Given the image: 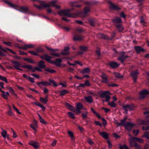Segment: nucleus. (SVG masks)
I'll return each instance as SVG.
<instances>
[{"instance_id":"1","label":"nucleus","mask_w":149,"mask_h":149,"mask_svg":"<svg viewBox=\"0 0 149 149\" xmlns=\"http://www.w3.org/2000/svg\"><path fill=\"white\" fill-rule=\"evenodd\" d=\"M40 57L41 59H44L48 62L54 64L58 67H60L61 66L62 60L60 58L56 59L55 61H51V59L53 57L46 54H44L40 56Z\"/></svg>"},{"instance_id":"2","label":"nucleus","mask_w":149,"mask_h":149,"mask_svg":"<svg viewBox=\"0 0 149 149\" xmlns=\"http://www.w3.org/2000/svg\"><path fill=\"white\" fill-rule=\"evenodd\" d=\"M39 2L41 6H36L34 5V6H36L37 8H40L41 6L43 8H48L51 7V6H54L57 9H59L61 8L59 6L55 5L54 2L53 1L47 3H46L45 1H39Z\"/></svg>"},{"instance_id":"3","label":"nucleus","mask_w":149,"mask_h":149,"mask_svg":"<svg viewBox=\"0 0 149 149\" xmlns=\"http://www.w3.org/2000/svg\"><path fill=\"white\" fill-rule=\"evenodd\" d=\"M69 10H62L58 11L57 12L60 16L64 15L69 17L73 18H75L78 16V14L77 13H70Z\"/></svg>"},{"instance_id":"4","label":"nucleus","mask_w":149,"mask_h":149,"mask_svg":"<svg viewBox=\"0 0 149 149\" xmlns=\"http://www.w3.org/2000/svg\"><path fill=\"white\" fill-rule=\"evenodd\" d=\"M122 106L126 114H127L128 110L133 111L136 108V106L132 103L122 105Z\"/></svg>"},{"instance_id":"5","label":"nucleus","mask_w":149,"mask_h":149,"mask_svg":"<svg viewBox=\"0 0 149 149\" xmlns=\"http://www.w3.org/2000/svg\"><path fill=\"white\" fill-rule=\"evenodd\" d=\"M135 137H132V138L129 139V144L131 147H135L137 149H141V147L140 145L138 144L136 142Z\"/></svg>"},{"instance_id":"6","label":"nucleus","mask_w":149,"mask_h":149,"mask_svg":"<svg viewBox=\"0 0 149 149\" xmlns=\"http://www.w3.org/2000/svg\"><path fill=\"white\" fill-rule=\"evenodd\" d=\"M21 67L31 70L33 72H34L36 70L40 72L42 71V70L39 67H36L34 68H33L32 66L29 65H22Z\"/></svg>"},{"instance_id":"7","label":"nucleus","mask_w":149,"mask_h":149,"mask_svg":"<svg viewBox=\"0 0 149 149\" xmlns=\"http://www.w3.org/2000/svg\"><path fill=\"white\" fill-rule=\"evenodd\" d=\"M110 92L109 91H104L100 94V97L101 98H105V101L108 102L110 98Z\"/></svg>"},{"instance_id":"8","label":"nucleus","mask_w":149,"mask_h":149,"mask_svg":"<svg viewBox=\"0 0 149 149\" xmlns=\"http://www.w3.org/2000/svg\"><path fill=\"white\" fill-rule=\"evenodd\" d=\"M125 52H124L120 53L119 57L117 58V59L123 63L124 62V60L129 56L125 55Z\"/></svg>"},{"instance_id":"9","label":"nucleus","mask_w":149,"mask_h":149,"mask_svg":"<svg viewBox=\"0 0 149 149\" xmlns=\"http://www.w3.org/2000/svg\"><path fill=\"white\" fill-rule=\"evenodd\" d=\"M91 110L93 113L95 114L96 116L99 118H101L103 122L102 123L104 126H105L107 124V123L106 120L104 118H101L100 114L97 113L92 108H91Z\"/></svg>"},{"instance_id":"10","label":"nucleus","mask_w":149,"mask_h":149,"mask_svg":"<svg viewBox=\"0 0 149 149\" xmlns=\"http://www.w3.org/2000/svg\"><path fill=\"white\" fill-rule=\"evenodd\" d=\"M139 98L140 99H143L145 97V95L149 94V92L147 90H144L140 92Z\"/></svg>"},{"instance_id":"11","label":"nucleus","mask_w":149,"mask_h":149,"mask_svg":"<svg viewBox=\"0 0 149 149\" xmlns=\"http://www.w3.org/2000/svg\"><path fill=\"white\" fill-rule=\"evenodd\" d=\"M36 84L40 87H41L42 86H47L52 85L50 83L48 82L43 81H42L40 82H37L36 83Z\"/></svg>"},{"instance_id":"12","label":"nucleus","mask_w":149,"mask_h":149,"mask_svg":"<svg viewBox=\"0 0 149 149\" xmlns=\"http://www.w3.org/2000/svg\"><path fill=\"white\" fill-rule=\"evenodd\" d=\"M108 3L109 8L112 9H120L121 8L118 5L113 3L110 1H108Z\"/></svg>"},{"instance_id":"13","label":"nucleus","mask_w":149,"mask_h":149,"mask_svg":"<svg viewBox=\"0 0 149 149\" xmlns=\"http://www.w3.org/2000/svg\"><path fill=\"white\" fill-rule=\"evenodd\" d=\"M135 124L130 122L127 123L125 125V129L128 131H131Z\"/></svg>"},{"instance_id":"14","label":"nucleus","mask_w":149,"mask_h":149,"mask_svg":"<svg viewBox=\"0 0 149 149\" xmlns=\"http://www.w3.org/2000/svg\"><path fill=\"white\" fill-rule=\"evenodd\" d=\"M134 49L137 54L140 53L141 52H145L144 49L141 46H136L134 47Z\"/></svg>"},{"instance_id":"15","label":"nucleus","mask_w":149,"mask_h":149,"mask_svg":"<svg viewBox=\"0 0 149 149\" xmlns=\"http://www.w3.org/2000/svg\"><path fill=\"white\" fill-rule=\"evenodd\" d=\"M83 108V105L80 103H78L77 104V106L76 108V113L78 114L80 113L81 111L80 110L82 109Z\"/></svg>"},{"instance_id":"16","label":"nucleus","mask_w":149,"mask_h":149,"mask_svg":"<svg viewBox=\"0 0 149 149\" xmlns=\"http://www.w3.org/2000/svg\"><path fill=\"white\" fill-rule=\"evenodd\" d=\"M139 74V72L138 70H136L135 71L132 72L131 73V75L132 77L134 79V82H136L137 79V75Z\"/></svg>"},{"instance_id":"17","label":"nucleus","mask_w":149,"mask_h":149,"mask_svg":"<svg viewBox=\"0 0 149 149\" xmlns=\"http://www.w3.org/2000/svg\"><path fill=\"white\" fill-rule=\"evenodd\" d=\"M84 37L79 35L75 34L73 37V40L74 41H80L82 40Z\"/></svg>"},{"instance_id":"18","label":"nucleus","mask_w":149,"mask_h":149,"mask_svg":"<svg viewBox=\"0 0 149 149\" xmlns=\"http://www.w3.org/2000/svg\"><path fill=\"white\" fill-rule=\"evenodd\" d=\"M109 65L112 68H115L118 67L119 64L117 62L111 61L109 62Z\"/></svg>"},{"instance_id":"19","label":"nucleus","mask_w":149,"mask_h":149,"mask_svg":"<svg viewBox=\"0 0 149 149\" xmlns=\"http://www.w3.org/2000/svg\"><path fill=\"white\" fill-rule=\"evenodd\" d=\"M11 62L13 65L14 68L16 69H19V68H20L21 65L19 62L15 61H12Z\"/></svg>"},{"instance_id":"20","label":"nucleus","mask_w":149,"mask_h":149,"mask_svg":"<svg viewBox=\"0 0 149 149\" xmlns=\"http://www.w3.org/2000/svg\"><path fill=\"white\" fill-rule=\"evenodd\" d=\"M34 47V45L31 44H28L24 45L23 46L21 47L20 48L24 50H27L28 49Z\"/></svg>"},{"instance_id":"21","label":"nucleus","mask_w":149,"mask_h":149,"mask_svg":"<svg viewBox=\"0 0 149 149\" xmlns=\"http://www.w3.org/2000/svg\"><path fill=\"white\" fill-rule=\"evenodd\" d=\"M99 37L100 38L107 40H109V37L107 35L101 33H99L98 34Z\"/></svg>"},{"instance_id":"22","label":"nucleus","mask_w":149,"mask_h":149,"mask_svg":"<svg viewBox=\"0 0 149 149\" xmlns=\"http://www.w3.org/2000/svg\"><path fill=\"white\" fill-rule=\"evenodd\" d=\"M29 144L35 148H37L39 147L38 143L34 141H30L29 142Z\"/></svg>"},{"instance_id":"23","label":"nucleus","mask_w":149,"mask_h":149,"mask_svg":"<svg viewBox=\"0 0 149 149\" xmlns=\"http://www.w3.org/2000/svg\"><path fill=\"white\" fill-rule=\"evenodd\" d=\"M112 21L115 23H122L121 19L119 17H115L112 19Z\"/></svg>"},{"instance_id":"24","label":"nucleus","mask_w":149,"mask_h":149,"mask_svg":"<svg viewBox=\"0 0 149 149\" xmlns=\"http://www.w3.org/2000/svg\"><path fill=\"white\" fill-rule=\"evenodd\" d=\"M100 135L102 136L103 138L107 139L108 138V134L105 132H99Z\"/></svg>"},{"instance_id":"25","label":"nucleus","mask_w":149,"mask_h":149,"mask_svg":"<svg viewBox=\"0 0 149 149\" xmlns=\"http://www.w3.org/2000/svg\"><path fill=\"white\" fill-rule=\"evenodd\" d=\"M4 2L7 3V4L9 6L13 8H18L19 7L18 6L15 4H13L8 1H5Z\"/></svg>"},{"instance_id":"26","label":"nucleus","mask_w":149,"mask_h":149,"mask_svg":"<svg viewBox=\"0 0 149 149\" xmlns=\"http://www.w3.org/2000/svg\"><path fill=\"white\" fill-rule=\"evenodd\" d=\"M65 105L67 107V108L70 110L74 112H75V109L74 107L70 105L68 103H65Z\"/></svg>"},{"instance_id":"27","label":"nucleus","mask_w":149,"mask_h":149,"mask_svg":"<svg viewBox=\"0 0 149 149\" xmlns=\"http://www.w3.org/2000/svg\"><path fill=\"white\" fill-rule=\"evenodd\" d=\"M30 126L31 127L36 131L35 127L37 126V122L36 120H33V122Z\"/></svg>"},{"instance_id":"28","label":"nucleus","mask_w":149,"mask_h":149,"mask_svg":"<svg viewBox=\"0 0 149 149\" xmlns=\"http://www.w3.org/2000/svg\"><path fill=\"white\" fill-rule=\"evenodd\" d=\"M45 63V62L43 61H40L38 62V66L40 68H44L46 67Z\"/></svg>"},{"instance_id":"29","label":"nucleus","mask_w":149,"mask_h":149,"mask_svg":"<svg viewBox=\"0 0 149 149\" xmlns=\"http://www.w3.org/2000/svg\"><path fill=\"white\" fill-rule=\"evenodd\" d=\"M137 123L139 125H148V122L147 120H144L140 119L138 120Z\"/></svg>"},{"instance_id":"30","label":"nucleus","mask_w":149,"mask_h":149,"mask_svg":"<svg viewBox=\"0 0 149 149\" xmlns=\"http://www.w3.org/2000/svg\"><path fill=\"white\" fill-rule=\"evenodd\" d=\"M91 71V70L89 68H86L83 69L81 70L80 72L82 73H89Z\"/></svg>"},{"instance_id":"31","label":"nucleus","mask_w":149,"mask_h":149,"mask_svg":"<svg viewBox=\"0 0 149 149\" xmlns=\"http://www.w3.org/2000/svg\"><path fill=\"white\" fill-rule=\"evenodd\" d=\"M86 101L88 102L91 103L93 102V99L92 96H88L85 97Z\"/></svg>"},{"instance_id":"32","label":"nucleus","mask_w":149,"mask_h":149,"mask_svg":"<svg viewBox=\"0 0 149 149\" xmlns=\"http://www.w3.org/2000/svg\"><path fill=\"white\" fill-rule=\"evenodd\" d=\"M69 93V91L67 90H64L60 91V95L61 96H64L67 94Z\"/></svg>"},{"instance_id":"33","label":"nucleus","mask_w":149,"mask_h":149,"mask_svg":"<svg viewBox=\"0 0 149 149\" xmlns=\"http://www.w3.org/2000/svg\"><path fill=\"white\" fill-rule=\"evenodd\" d=\"M115 26L119 32H121L124 30V27L120 24H116Z\"/></svg>"},{"instance_id":"34","label":"nucleus","mask_w":149,"mask_h":149,"mask_svg":"<svg viewBox=\"0 0 149 149\" xmlns=\"http://www.w3.org/2000/svg\"><path fill=\"white\" fill-rule=\"evenodd\" d=\"M88 112L87 111H85L84 113H81V116L82 117L83 120H85L86 119H88V117L87 114Z\"/></svg>"},{"instance_id":"35","label":"nucleus","mask_w":149,"mask_h":149,"mask_svg":"<svg viewBox=\"0 0 149 149\" xmlns=\"http://www.w3.org/2000/svg\"><path fill=\"white\" fill-rule=\"evenodd\" d=\"M32 104H36V105L41 107L43 110H45L46 108L42 104L40 103L39 102H32Z\"/></svg>"},{"instance_id":"36","label":"nucleus","mask_w":149,"mask_h":149,"mask_svg":"<svg viewBox=\"0 0 149 149\" xmlns=\"http://www.w3.org/2000/svg\"><path fill=\"white\" fill-rule=\"evenodd\" d=\"M90 10H84V11L82 13L81 15L82 17H86L87 15V13L89 12Z\"/></svg>"},{"instance_id":"37","label":"nucleus","mask_w":149,"mask_h":149,"mask_svg":"<svg viewBox=\"0 0 149 149\" xmlns=\"http://www.w3.org/2000/svg\"><path fill=\"white\" fill-rule=\"evenodd\" d=\"M108 105L112 107H115L116 106V104L115 103L114 101H113L111 102H108Z\"/></svg>"},{"instance_id":"38","label":"nucleus","mask_w":149,"mask_h":149,"mask_svg":"<svg viewBox=\"0 0 149 149\" xmlns=\"http://www.w3.org/2000/svg\"><path fill=\"white\" fill-rule=\"evenodd\" d=\"M2 131L1 132V135L3 138H5L7 136V131L3 129H2Z\"/></svg>"},{"instance_id":"39","label":"nucleus","mask_w":149,"mask_h":149,"mask_svg":"<svg viewBox=\"0 0 149 149\" xmlns=\"http://www.w3.org/2000/svg\"><path fill=\"white\" fill-rule=\"evenodd\" d=\"M88 22L91 26H95V20L93 19H90L88 20Z\"/></svg>"},{"instance_id":"40","label":"nucleus","mask_w":149,"mask_h":149,"mask_svg":"<svg viewBox=\"0 0 149 149\" xmlns=\"http://www.w3.org/2000/svg\"><path fill=\"white\" fill-rule=\"evenodd\" d=\"M38 115L39 116V119L40 122L42 123L45 124H46L47 123L45 121V120L42 118V117L40 116V115L39 114H38Z\"/></svg>"},{"instance_id":"41","label":"nucleus","mask_w":149,"mask_h":149,"mask_svg":"<svg viewBox=\"0 0 149 149\" xmlns=\"http://www.w3.org/2000/svg\"><path fill=\"white\" fill-rule=\"evenodd\" d=\"M40 101L42 103L45 104L48 101V99H46L42 97H40Z\"/></svg>"},{"instance_id":"42","label":"nucleus","mask_w":149,"mask_h":149,"mask_svg":"<svg viewBox=\"0 0 149 149\" xmlns=\"http://www.w3.org/2000/svg\"><path fill=\"white\" fill-rule=\"evenodd\" d=\"M49 81L50 82V83L51 84H52L55 87L58 86V84L56 82H55L54 80L51 79H49Z\"/></svg>"},{"instance_id":"43","label":"nucleus","mask_w":149,"mask_h":149,"mask_svg":"<svg viewBox=\"0 0 149 149\" xmlns=\"http://www.w3.org/2000/svg\"><path fill=\"white\" fill-rule=\"evenodd\" d=\"M23 59L26 61V62L31 63H34V62L33 60L31 58H23Z\"/></svg>"},{"instance_id":"44","label":"nucleus","mask_w":149,"mask_h":149,"mask_svg":"<svg viewBox=\"0 0 149 149\" xmlns=\"http://www.w3.org/2000/svg\"><path fill=\"white\" fill-rule=\"evenodd\" d=\"M9 111L8 112V114L10 116H14V113L12 112L11 109V107H10V106H9Z\"/></svg>"},{"instance_id":"45","label":"nucleus","mask_w":149,"mask_h":149,"mask_svg":"<svg viewBox=\"0 0 149 149\" xmlns=\"http://www.w3.org/2000/svg\"><path fill=\"white\" fill-rule=\"evenodd\" d=\"M68 115L71 118L73 119H74L75 118V117L74 116V114L73 113L69 112L68 113Z\"/></svg>"},{"instance_id":"46","label":"nucleus","mask_w":149,"mask_h":149,"mask_svg":"<svg viewBox=\"0 0 149 149\" xmlns=\"http://www.w3.org/2000/svg\"><path fill=\"white\" fill-rule=\"evenodd\" d=\"M114 74L115 75V76L117 78H123V75H121L118 73L114 72Z\"/></svg>"},{"instance_id":"47","label":"nucleus","mask_w":149,"mask_h":149,"mask_svg":"<svg viewBox=\"0 0 149 149\" xmlns=\"http://www.w3.org/2000/svg\"><path fill=\"white\" fill-rule=\"evenodd\" d=\"M127 119L126 118H125L124 119L121 120V123H120L121 126H125V122Z\"/></svg>"},{"instance_id":"48","label":"nucleus","mask_w":149,"mask_h":149,"mask_svg":"<svg viewBox=\"0 0 149 149\" xmlns=\"http://www.w3.org/2000/svg\"><path fill=\"white\" fill-rule=\"evenodd\" d=\"M134 138L136 139V140L139 143H143L144 142V141L143 139L137 137H135Z\"/></svg>"},{"instance_id":"49","label":"nucleus","mask_w":149,"mask_h":149,"mask_svg":"<svg viewBox=\"0 0 149 149\" xmlns=\"http://www.w3.org/2000/svg\"><path fill=\"white\" fill-rule=\"evenodd\" d=\"M0 79L5 82L6 83H8L7 79L5 77H3L0 75Z\"/></svg>"},{"instance_id":"50","label":"nucleus","mask_w":149,"mask_h":149,"mask_svg":"<svg viewBox=\"0 0 149 149\" xmlns=\"http://www.w3.org/2000/svg\"><path fill=\"white\" fill-rule=\"evenodd\" d=\"M45 70L46 71L49 72L50 73H54L56 72V71L54 70L51 69L49 68L45 69Z\"/></svg>"},{"instance_id":"51","label":"nucleus","mask_w":149,"mask_h":149,"mask_svg":"<svg viewBox=\"0 0 149 149\" xmlns=\"http://www.w3.org/2000/svg\"><path fill=\"white\" fill-rule=\"evenodd\" d=\"M80 49L83 51H86L87 50L88 47L85 46H81L80 47Z\"/></svg>"},{"instance_id":"52","label":"nucleus","mask_w":149,"mask_h":149,"mask_svg":"<svg viewBox=\"0 0 149 149\" xmlns=\"http://www.w3.org/2000/svg\"><path fill=\"white\" fill-rule=\"evenodd\" d=\"M119 149H129L128 147L125 144L123 146L120 145L119 146Z\"/></svg>"},{"instance_id":"53","label":"nucleus","mask_w":149,"mask_h":149,"mask_svg":"<svg viewBox=\"0 0 149 149\" xmlns=\"http://www.w3.org/2000/svg\"><path fill=\"white\" fill-rule=\"evenodd\" d=\"M102 74L101 75V77L102 78V79H106V78H108V76L104 73H102Z\"/></svg>"},{"instance_id":"54","label":"nucleus","mask_w":149,"mask_h":149,"mask_svg":"<svg viewBox=\"0 0 149 149\" xmlns=\"http://www.w3.org/2000/svg\"><path fill=\"white\" fill-rule=\"evenodd\" d=\"M140 22L143 25H144L146 23L144 21V19L143 16H141L140 18Z\"/></svg>"},{"instance_id":"55","label":"nucleus","mask_w":149,"mask_h":149,"mask_svg":"<svg viewBox=\"0 0 149 149\" xmlns=\"http://www.w3.org/2000/svg\"><path fill=\"white\" fill-rule=\"evenodd\" d=\"M70 53L69 51H66L63 50L61 52V54L62 55H68Z\"/></svg>"},{"instance_id":"56","label":"nucleus","mask_w":149,"mask_h":149,"mask_svg":"<svg viewBox=\"0 0 149 149\" xmlns=\"http://www.w3.org/2000/svg\"><path fill=\"white\" fill-rule=\"evenodd\" d=\"M139 132V130H133V133L134 134L135 136H137Z\"/></svg>"},{"instance_id":"57","label":"nucleus","mask_w":149,"mask_h":149,"mask_svg":"<svg viewBox=\"0 0 149 149\" xmlns=\"http://www.w3.org/2000/svg\"><path fill=\"white\" fill-rule=\"evenodd\" d=\"M28 52L32 55L36 56H38V54L37 53L34 51H28Z\"/></svg>"},{"instance_id":"58","label":"nucleus","mask_w":149,"mask_h":149,"mask_svg":"<svg viewBox=\"0 0 149 149\" xmlns=\"http://www.w3.org/2000/svg\"><path fill=\"white\" fill-rule=\"evenodd\" d=\"M120 16L121 17H123L124 18H125L126 17V15L124 14L123 11H122L120 14Z\"/></svg>"},{"instance_id":"59","label":"nucleus","mask_w":149,"mask_h":149,"mask_svg":"<svg viewBox=\"0 0 149 149\" xmlns=\"http://www.w3.org/2000/svg\"><path fill=\"white\" fill-rule=\"evenodd\" d=\"M107 86H110L112 87H117L118 86V85L116 84H107Z\"/></svg>"},{"instance_id":"60","label":"nucleus","mask_w":149,"mask_h":149,"mask_svg":"<svg viewBox=\"0 0 149 149\" xmlns=\"http://www.w3.org/2000/svg\"><path fill=\"white\" fill-rule=\"evenodd\" d=\"M50 54L52 55L55 56L56 57H59L60 56V54L58 53H55L54 52H51Z\"/></svg>"},{"instance_id":"61","label":"nucleus","mask_w":149,"mask_h":149,"mask_svg":"<svg viewBox=\"0 0 149 149\" xmlns=\"http://www.w3.org/2000/svg\"><path fill=\"white\" fill-rule=\"evenodd\" d=\"M94 123L97 125L99 126L100 127H102V124L99 121H95L94 122Z\"/></svg>"},{"instance_id":"62","label":"nucleus","mask_w":149,"mask_h":149,"mask_svg":"<svg viewBox=\"0 0 149 149\" xmlns=\"http://www.w3.org/2000/svg\"><path fill=\"white\" fill-rule=\"evenodd\" d=\"M76 30L79 33L84 31V30L82 28L77 29Z\"/></svg>"},{"instance_id":"63","label":"nucleus","mask_w":149,"mask_h":149,"mask_svg":"<svg viewBox=\"0 0 149 149\" xmlns=\"http://www.w3.org/2000/svg\"><path fill=\"white\" fill-rule=\"evenodd\" d=\"M28 79L31 83H34L35 82L34 79L33 78L29 77L28 78Z\"/></svg>"},{"instance_id":"64","label":"nucleus","mask_w":149,"mask_h":149,"mask_svg":"<svg viewBox=\"0 0 149 149\" xmlns=\"http://www.w3.org/2000/svg\"><path fill=\"white\" fill-rule=\"evenodd\" d=\"M3 93V94H1V95L3 97L6 99L8 100V97L7 95H6L5 93Z\"/></svg>"}]
</instances>
